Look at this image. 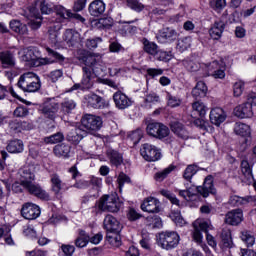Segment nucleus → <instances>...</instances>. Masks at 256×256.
I'll return each instance as SVG.
<instances>
[{
	"label": "nucleus",
	"mask_w": 256,
	"mask_h": 256,
	"mask_svg": "<svg viewBox=\"0 0 256 256\" xmlns=\"http://www.w3.org/2000/svg\"><path fill=\"white\" fill-rule=\"evenodd\" d=\"M113 100L115 103V107H117L118 109H127L132 105L131 99H129L128 96L121 91L115 92V94L113 95Z\"/></svg>",
	"instance_id": "a878e982"
},
{
	"label": "nucleus",
	"mask_w": 256,
	"mask_h": 256,
	"mask_svg": "<svg viewBox=\"0 0 256 256\" xmlns=\"http://www.w3.org/2000/svg\"><path fill=\"white\" fill-rule=\"evenodd\" d=\"M106 5L105 2L102 0H95L89 4V13L92 16L98 17L99 15H102L105 13Z\"/></svg>",
	"instance_id": "bb28decb"
},
{
	"label": "nucleus",
	"mask_w": 256,
	"mask_h": 256,
	"mask_svg": "<svg viewBox=\"0 0 256 256\" xmlns=\"http://www.w3.org/2000/svg\"><path fill=\"white\" fill-rule=\"evenodd\" d=\"M61 5H54L49 0H40V10L44 15H50L54 10L57 12V8Z\"/></svg>",
	"instance_id": "e433bc0d"
},
{
	"label": "nucleus",
	"mask_w": 256,
	"mask_h": 256,
	"mask_svg": "<svg viewBox=\"0 0 256 256\" xmlns=\"http://www.w3.org/2000/svg\"><path fill=\"white\" fill-rule=\"evenodd\" d=\"M74 109H76V102L72 99H64L62 102V112L64 114L71 113Z\"/></svg>",
	"instance_id": "3c124183"
},
{
	"label": "nucleus",
	"mask_w": 256,
	"mask_h": 256,
	"mask_svg": "<svg viewBox=\"0 0 256 256\" xmlns=\"http://www.w3.org/2000/svg\"><path fill=\"white\" fill-rule=\"evenodd\" d=\"M199 193L202 195V197H209V195H215L216 190L215 187H213V176H208L205 178V181L203 182V186L195 187L190 186L189 183L186 184V190H179L180 197H183L184 200L190 202L192 200H195L197 198V195L195 193Z\"/></svg>",
	"instance_id": "20e7f679"
},
{
	"label": "nucleus",
	"mask_w": 256,
	"mask_h": 256,
	"mask_svg": "<svg viewBox=\"0 0 256 256\" xmlns=\"http://www.w3.org/2000/svg\"><path fill=\"white\" fill-rule=\"evenodd\" d=\"M59 105L54 101L45 102L42 105L40 111L44 117H47L49 120H55L57 117Z\"/></svg>",
	"instance_id": "412c9836"
},
{
	"label": "nucleus",
	"mask_w": 256,
	"mask_h": 256,
	"mask_svg": "<svg viewBox=\"0 0 256 256\" xmlns=\"http://www.w3.org/2000/svg\"><path fill=\"white\" fill-rule=\"evenodd\" d=\"M20 179L19 182H15L14 184L9 183V180H4L3 184L5 185V188L10 191H14L15 193H21L22 188L29 192L31 195H34L38 197L40 200H49L50 196L48 193L43 190L39 184H35L33 181H35V174L31 171V168L25 167L20 170Z\"/></svg>",
	"instance_id": "f257e3e1"
},
{
	"label": "nucleus",
	"mask_w": 256,
	"mask_h": 256,
	"mask_svg": "<svg viewBox=\"0 0 256 256\" xmlns=\"http://www.w3.org/2000/svg\"><path fill=\"white\" fill-rule=\"evenodd\" d=\"M17 85L20 90L27 93H35L41 88L39 76L34 72H26L20 75Z\"/></svg>",
	"instance_id": "423d86ee"
},
{
	"label": "nucleus",
	"mask_w": 256,
	"mask_h": 256,
	"mask_svg": "<svg viewBox=\"0 0 256 256\" xmlns=\"http://www.w3.org/2000/svg\"><path fill=\"white\" fill-rule=\"evenodd\" d=\"M210 5L216 12H220L226 7V0H216L211 2Z\"/></svg>",
	"instance_id": "338daca9"
},
{
	"label": "nucleus",
	"mask_w": 256,
	"mask_h": 256,
	"mask_svg": "<svg viewBox=\"0 0 256 256\" xmlns=\"http://www.w3.org/2000/svg\"><path fill=\"white\" fill-rule=\"evenodd\" d=\"M20 61L29 63L32 67H39L42 65L50 64L47 58H40L39 51L35 47L22 48L18 52Z\"/></svg>",
	"instance_id": "39448f33"
},
{
	"label": "nucleus",
	"mask_w": 256,
	"mask_h": 256,
	"mask_svg": "<svg viewBox=\"0 0 256 256\" xmlns=\"http://www.w3.org/2000/svg\"><path fill=\"white\" fill-rule=\"evenodd\" d=\"M110 161L113 165L118 166L123 163V156L116 151L110 152Z\"/></svg>",
	"instance_id": "bf43d9fd"
},
{
	"label": "nucleus",
	"mask_w": 256,
	"mask_h": 256,
	"mask_svg": "<svg viewBox=\"0 0 256 256\" xmlns=\"http://www.w3.org/2000/svg\"><path fill=\"white\" fill-rule=\"evenodd\" d=\"M167 99L169 107L176 108L182 104L181 99L177 98L176 96H172L171 94H168Z\"/></svg>",
	"instance_id": "69168bd1"
},
{
	"label": "nucleus",
	"mask_w": 256,
	"mask_h": 256,
	"mask_svg": "<svg viewBox=\"0 0 256 256\" xmlns=\"http://www.w3.org/2000/svg\"><path fill=\"white\" fill-rule=\"evenodd\" d=\"M63 47H65V44L67 47H74L81 43V36L80 33L76 30L67 29L63 33Z\"/></svg>",
	"instance_id": "f3484780"
},
{
	"label": "nucleus",
	"mask_w": 256,
	"mask_h": 256,
	"mask_svg": "<svg viewBox=\"0 0 256 256\" xmlns=\"http://www.w3.org/2000/svg\"><path fill=\"white\" fill-rule=\"evenodd\" d=\"M62 29V24L55 23L48 27L47 37H48V44L51 47H55L56 49L63 48V42L59 39V31Z\"/></svg>",
	"instance_id": "9d476101"
},
{
	"label": "nucleus",
	"mask_w": 256,
	"mask_h": 256,
	"mask_svg": "<svg viewBox=\"0 0 256 256\" xmlns=\"http://www.w3.org/2000/svg\"><path fill=\"white\" fill-rule=\"evenodd\" d=\"M190 46H191L190 38H183L177 42V49H179V51L181 52L186 51Z\"/></svg>",
	"instance_id": "052dcab7"
},
{
	"label": "nucleus",
	"mask_w": 256,
	"mask_h": 256,
	"mask_svg": "<svg viewBox=\"0 0 256 256\" xmlns=\"http://www.w3.org/2000/svg\"><path fill=\"white\" fill-rule=\"evenodd\" d=\"M70 149L68 144H58L54 147V155L59 158L67 159L70 157Z\"/></svg>",
	"instance_id": "72a5a7b5"
},
{
	"label": "nucleus",
	"mask_w": 256,
	"mask_h": 256,
	"mask_svg": "<svg viewBox=\"0 0 256 256\" xmlns=\"http://www.w3.org/2000/svg\"><path fill=\"white\" fill-rule=\"evenodd\" d=\"M7 151L11 154H19L24 152V143L19 139L11 140L7 145Z\"/></svg>",
	"instance_id": "f704fd0d"
},
{
	"label": "nucleus",
	"mask_w": 256,
	"mask_h": 256,
	"mask_svg": "<svg viewBox=\"0 0 256 256\" xmlns=\"http://www.w3.org/2000/svg\"><path fill=\"white\" fill-rule=\"evenodd\" d=\"M180 236L176 232L167 231L159 233L158 237V245L161 246L162 249L167 251L176 248L179 245Z\"/></svg>",
	"instance_id": "1a4fd4ad"
},
{
	"label": "nucleus",
	"mask_w": 256,
	"mask_h": 256,
	"mask_svg": "<svg viewBox=\"0 0 256 256\" xmlns=\"http://www.w3.org/2000/svg\"><path fill=\"white\" fill-rule=\"evenodd\" d=\"M161 195L166 197L172 203V205H176L179 208L180 201L176 198V195L168 190H161Z\"/></svg>",
	"instance_id": "5fc2aeb1"
},
{
	"label": "nucleus",
	"mask_w": 256,
	"mask_h": 256,
	"mask_svg": "<svg viewBox=\"0 0 256 256\" xmlns=\"http://www.w3.org/2000/svg\"><path fill=\"white\" fill-rule=\"evenodd\" d=\"M234 133L240 137H244V138L250 137V134H251L250 126H248L245 123H240V122L235 123Z\"/></svg>",
	"instance_id": "c9c22d12"
},
{
	"label": "nucleus",
	"mask_w": 256,
	"mask_h": 256,
	"mask_svg": "<svg viewBox=\"0 0 256 256\" xmlns=\"http://www.w3.org/2000/svg\"><path fill=\"white\" fill-rule=\"evenodd\" d=\"M56 15H58V19H56V23H62L65 19L73 18L76 21H80L81 23L85 22V18L77 13H72V11L65 9L63 6L56 7Z\"/></svg>",
	"instance_id": "2eb2a0df"
},
{
	"label": "nucleus",
	"mask_w": 256,
	"mask_h": 256,
	"mask_svg": "<svg viewBox=\"0 0 256 256\" xmlns=\"http://www.w3.org/2000/svg\"><path fill=\"white\" fill-rule=\"evenodd\" d=\"M208 92V87L206 84L202 81H199L196 83V86L194 89H192V96L195 98H202L206 96V93Z\"/></svg>",
	"instance_id": "4c0bfd02"
},
{
	"label": "nucleus",
	"mask_w": 256,
	"mask_h": 256,
	"mask_svg": "<svg viewBox=\"0 0 256 256\" xmlns=\"http://www.w3.org/2000/svg\"><path fill=\"white\" fill-rule=\"evenodd\" d=\"M82 126L88 131H99L102 127V118L95 115H84L81 120Z\"/></svg>",
	"instance_id": "4468645a"
},
{
	"label": "nucleus",
	"mask_w": 256,
	"mask_h": 256,
	"mask_svg": "<svg viewBox=\"0 0 256 256\" xmlns=\"http://www.w3.org/2000/svg\"><path fill=\"white\" fill-rule=\"evenodd\" d=\"M84 75L82 76L81 84L73 86L72 90L78 89L88 90L93 85V79L95 76L105 74L107 72V65L102 61L101 58L96 59L93 56H89L85 59V67H82Z\"/></svg>",
	"instance_id": "f03ea898"
},
{
	"label": "nucleus",
	"mask_w": 256,
	"mask_h": 256,
	"mask_svg": "<svg viewBox=\"0 0 256 256\" xmlns=\"http://www.w3.org/2000/svg\"><path fill=\"white\" fill-rule=\"evenodd\" d=\"M153 57H157L158 61L169 62L173 59V54L171 51L161 50L158 52L157 55H155Z\"/></svg>",
	"instance_id": "6e6d98bb"
},
{
	"label": "nucleus",
	"mask_w": 256,
	"mask_h": 256,
	"mask_svg": "<svg viewBox=\"0 0 256 256\" xmlns=\"http://www.w3.org/2000/svg\"><path fill=\"white\" fill-rule=\"evenodd\" d=\"M250 200H252V198H250V197L241 198L237 195H233V196H231L229 203L232 207H239L241 205H246L247 203L250 202Z\"/></svg>",
	"instance_id": "de8ad7c7"
},
{
	"label": "nucleus",
	"mask_w": 256,
	"mask_h": 256,
	"mask_svg": "<svg viewBox=\"0 0 256 256\" xmlns=\"http://www.w3.org/2000/svg\"><path fill=\"white\" fill-rule=\"evenodd\" d=\"M242 173L245 176L243 179V183L246 185H250L253 182L252 168L250 167L248 160H242L241 163Z\"/></svg>",
	"instance_id": "2f4dec72"
},
{
	"label": "nucleus",
	"mask_w": 256,
	"mask_h": 256,
	"mask_svg": "<svg viewBox=\"0 0 256 256\" xmlns=\"http://www.w3.org/2000/svg\"><path fill=\"white\" fill-rule=\"evenodd\" d=\"M170 219H172L174 224H176L178 227H183L186 225V221L183 219L182 215H180L179 209L176 211L172 210V212H170Z\"/></svg>",
	"instance_id": "09e8293b"
},
{
	"label": "nucleus",
	"mask_w": 256,
	"mask_h": 256,
	"mask_svg": "<svg viewBox=\"0 0 256 256\" xmlns=\"http://www.w3.org/2000/svg\"><path fill=\"white\" fill-rule=\"evenodd\" d=\"M140 155L147 162H155L161 159L160 150L151 144H143L142 149H140Z\"/></svg>",
	"instance_id": "ddd939ff"
},
{
	"label": "nucleus",
	"mask_w": 256,
	"mask_h": 256,
	"mask_svg": "<svg viewBox=\"0 0 256 256\" xmlns=\"http://www.w3.org/2000/svg\"><path fill=\"white\" fill-rule=\"evenodd\" d=\"M178 37V34L175 30L172 28H165L159 34L157 35L158 43L166 44L171 43L172 41L176 40Z\"/></svg>",
	"instance_id": "b1692460"
},
{
	"label": "nucleus",
	"mask_w": 256,
	"mask_h": 256,
	"mask_svg": "<svg viewBox=\"0 0 256 256\" xmlns=\"http://www.w3.org/2000/svg\"><path fill=\"white\" fill-rule=\"evenodd\" d=\"M64 139V136L62 133H56L54 135L48 136L44 138L45 144H58L61 143Z\"/></svg>",
	"instance_id": "864d4df0"
},
{
	"label": "nucleus",
	"mask_w": 256,
	"mask_h": 256,
	"mask_svg": "<svg viewBox=\"0 0 256 256\" xmlns=\"http://www.w3.org/2000/svg\"><path fill=\"white\" fill-rule=\"evenodd\" d=\"M142 44H143L144 52L150 56H157L158 52L161 51L158 49V46L155 42H151L150 40H147L146 38H143Z\"/></svg>",
	"instance_id": "473e14b6"
},
{
	"label": "nucleus",
	"mask_w": 256,
	"mask_h": 256,
	"mask_svg": "<svg viewBox=\"0 0 256 256\" xmlns=\"http://www.w3.org/2000/svg\"><path fill=\"white\" fill-rule=\"evenodd\" d=\"M161 203L160 200L149 197L142 203V211L147 213H159L160 212Z\"/></svg>",
	"instance_id": "5701e85b"
},
{
	"label": "nucleus",
	"mask_w": 256,
	"mask_h": 256,
	"mask_svg": "<svg viewBox=\"0 0 256 256\" xmlns=\"http://www.w3.org/2000/svg\"><path fill=\"white\" fill-rule=\"evenodd\" d=\"M175 170V166L174 165H170L167 168H165L162 171L157 172V174L154 175V179L157 182H162L165 179H167L168 175L172 173V171Z\"/></svg>",
	"instance_id": "c03bdc74"
},
{
	"label": "nucleus",
	"mask_w": 256,
	"mask_h": 256,
	"mask_svg": "<svg viewBox=\"0 0 256 256\" xmlns=\"http://www.w3.org/2000/svg\"><path fill=\"white\" fill-rule=\"evenodd\" d=\"M192 110L198 113L199 117H205L208 107L203 102L196 101L192 103Z\"/></svg>",
	"instance_id": "8fccbe9b"
},
{
	"label": "nucleus",
	"mask_w": 256,
	"mask_h": 256,
	"mask_svg": "<svg viewBox=\"0 0 256 256\" xmlns=\"http://www.w3.org/2000/svg\"><path fill=\"white\" fill-rule=\"evenodd\" d=\"M170 129L180 139L186 140L189 138V132H187L186 128L183 127L182 123L174 121L170 123Z\"/></svg>",
	"instance_id": "cd10ccee"
},
{
	"label": "nucleus",
	"mask_w": 256,
	"mask_h": 256,
	"mask_svg": "<svg viewBox=\"0 0 256 256\" xmlns=\"http://www.w3.org/2000/svg\"><path fill=\"white\" fill-rule=\"evenodd\" d=\"M89 240L90 236L84 230H80L79 236L76 239V246L78 248H85L89 243Z\"/></svg>",
	"instance_id": "49530a36"
},
{
	"label": "nucleus",
	"mask_w": 256,
	"mask_h": 256,
	"mask_svg": "<svg viewBox=\"0 0 256 256\" xmlns=\"http://www.w3.org/2000/svg\"><path fill=\"white\" fill-rule=\"evenodd\" d=\"M224 32V23L221 21L214 22L212 28L209 30V36L215 41H219Z\"/></svg>",
	"instance_id": "c85d7f7f"
},
{
	"label": "nucleus",
	"mask_w": 256,
	"mask_h": 256,
	"mask_svg": "<svg viewBox=\"0 0 256 256\" xmlns=\"http://www.w3.org/2000/svg\"><path fill=\"white\" fill-rule=\"evenodd\" d=\"M143 137V131L140 129H137L136 131H133L132 134L128 136V140L132 141L133 146L139 143V141Z\"/></svg>",
	"instance_id": "4d7b16f0"
},
{
	"label": "nucleus",
	"mask_w": 256,
	"mask_h": 256,
	"mask_svg": "<svg viewBox=\"0 0 256 256\" xmlns=\"http://www.w3.org/2000/svg\"><path fill=\"white\" fill-rule=\"evenodd\" d=\"M86 104H88V107H91L93 109H105L109 106V102L105 99H103L101 96H98L96 94H88L85 96Z\"/></svg>",
	"instance_id": "a211bd4d"
},
{
	"label": "nucleus",
	"mask_w": 256,
	"mask_h": 256,
	"mask_svg": "<svg viewBox=\"0 0 256 256\" xmlns=\"http://www.w3.org/2000/svg\"><path fill=\"white\" fill-rule=\"evenodd\" d=\"M208 75L214 79L223 80L226 77V63L223 60L214 61L206 66Z\"/></svg>",
	"instance_id": "f8f14e48"
},
{
	"label": "nucleus",
	"mask_w": 256,
	"mask_h": 256,
	"mask_svg": "<svg viewBox=\"0 0 256 256\" xmlns=\"http://www.w3.org/2000/svg\"><path fill=\"white\" fill-rule=\"evenodd\" d=\"M128 7L136 12H141L145 9V5L140 3L138 0H126Z\"/></svg>",
	"instance_id": "13d9d810"
},
{
	"label": "nucleus",
	"mask_w": 256,
	"mask_h": 256,
	"mask_svg": "<svg viewBox=\"0 0 256 256\" xmlns=\"http://www.w3.org/2000/svg\"><path fill=\"white\" fill-rule=\"evenodd\" d=\"M183 66L189 71V72H198L201 68L204 67V65L199 64L197 61L186 59L183 61Z\"/></svg>",
	"instance_id": "a18cd8bd"
},
{
	"label": "nucleus",
	"mask_w": 256,
	"mask_h": 256,
	"mask_svg": "<svg viewBox=\"0 0 256 256\" xmlns=\"http://www.w3.org/2000/svg\"><path fill=\"white\" fill-rule=\"evenodd\" d=\"M106 239L108 244L114 248H118L121 245V236L118 232H107Z\"/></svg>",
	"instance_id": "79ce46f5"
},
{
	"label": "nucleus",
	"mask_w": 256,
	"mask_h": 256,
	"mask_svg": "<svg viewBox=\"0 0 256 256\" xmlns=\"http://www.w3.org/2000/svg\"><path fill=\"white\" fill-rule=\"evenodd\" d=\"M129 182H130V179L126 174L120 173V175H118L117 183H118V188L120 189V192L123 191L124 184H128Z\"/></svg>",
	"instance_id": "e2e57ef3"
},
{
	"label": "nucleus",
	"mask_w": 256,
	"mask_h": 256,
	"mask_svg": "<svg viewBox=\"0 0 256 256\" xmlns=\"http://www.w3.org/2000/svg\"><path fill=\"white\" fill-rule=\"evenodd\" d=\"M198 172V168L195 165L187 166L186 170H184L183 173V179L187 180L188 182H191V179H193V176L196 175Z\"/></svg>",
	"instance_id": "603ef678"
},
{
	"label": "nucleus",
	"mask_w": 256,
	"mask_h": 256,
	"mask_svg": "<svg viewBox=\"0 0 256 256\" xmlns=\"http://www.w3.org/2000/svg\"><path fill=\"white\" fill-rule=\"evenodd\" d=\"M10 28L18 35L28 34V27L17 20H13L10 22Z\"/></svg>",
	"instance_id": "a19ab883"
},
{
	"label": "nucleus",
	"mask_w": 256,
	"mask_h": 256,
	"mask_svg": "<svg viewBox=\"0 0 256 256\" xmlns=\"http://www.w3.org/2000/svg\"><path fill=\"white\" fill-rule=\"evenodd\" d=\"M103 226L107 233H120L121 229H123V225L112 215H107L104 218Z\"/></svg>",
	"instance_id": "6ab92c4d"
},
{
	"label": "nucleus",
	"mask_w": 256,
	"mask_h": 256,
	"mask_svg": "<svg viewBox=\"0 0 256 256\" xmlns=\"http://www.w3.org/2000/svg\"><path fill=\"white\" fill-rule=\"evenodd\" d=\"M22 217L27 220H35L40 216V207L34 203H25L20 211Z\"/></svg>",
	"instance_id": "dca6fc26"
},
{
	"label": "nucleus",
	"mask_w": 256,
	"mask_h": 256,
	"mask_svg": "<svg viewBox=\"0 0 256 256\" xmlns=\"http://www.w3.org/2000/svg\"><path fill=\"white\" fill-rule=\"evenodd\" d=\"M42 20L43 18H41L40 13H38L36 10H32L30 12L29 22H27V24L31 29L37 30L40 29Z\"/></svg>",
	"instance_id": "7c9ffc66"
},
{
	"label": "nucleus",
	"mask_w": 256,
	"mask_h": 256,
	"mask_svg": "<svg viewBox=\"0 0 256 256\" xmlns=\"http://www.w3.org/2000/svg\"><path fill=\"white\" fill-rule=\"evenodd\" d=\"M243 221V212L241 209H234L225 214V224L230 226H238Z\"/></svg>",
	"instance_id": "4be33fe9"
},
{
	"label": "nucleus",
	"mask_w": 256,
	"mask_h": 256,
	"mask_svg": "<svg viewBox=\"0 0 256 256\" xmlns=\"http://www.w3.org/2000/svg\"><path fill=\"white\" fill-rule=\"evenodd\" d=\"M256 106V93L251 92L247 95V102L239 105L234 110V115L240 119H249L253 117L252 107Z\"/></svg>",
	"instance_id": "6e6552de"
},
{
	"label": "nucleus",
	"mask_w": 256,
	"mask_h": 256,
	"mask_svg": "<svg viewBox=\"0 0 256 256\" xmlns=\"http://www.w3.org/2000/svg\"><path fill=\"white\" fill-rule=\"evenodd\" d=\"M209 118L210 123L219 127L226 121L227 115L226 112H224V110L220 107H214L212 110H210Z\"/></svg>",
	"instance_id": "aec40b11"
},
{
	"label": "nucleus",
	"mask_w": 256,
	"mask_h": 256,
	"mask_svg": "<svg viewBox=\"0 0 256 256\" xmlns=\"http://www.w3.org/2000/svg\"><path fill=\"white\" fill-rule=\"evenodd\" d=\"M63 77V71L62 70H54L48 75L49 81L53 83H57L61 78Z\"/></svg>",
	"instance_id": "680f3d73"
},
{
	"label": "nucleus",
	"mask_w": 256,
	"mask_h": 256,
	"mask_svg": "<svg viewBox=\"0 0 256 256\" xmlns=\"http://www.w3.org/2000/svg\"><path fill=\"white\" fill-rule=\"evenodd\" d=\"M51 189L56 195L63 189V183L57 174L51 176Z\"/></svg>",
	"instance_id": "37998d69"
},
{
	"label": "nucleus",
	"mask_w": 256,
	"mask_h": 256,
	"mask_svg": "<svg viewBox=\"0 0 256 256\" xmlns=\"http://www.w3.org/2000/svg\"><path fill=\"white\" fill-rule=\"evenodd\" d=\"M147 134L156 139H165L169 136V128L162 123H150L146 128Z\"/></svg>",
	"instance_id": "9b49d317"
},
{
	"label": "nucleus",
	"mask_w": 256,
	"mask_h": 256,
	"mask_svg": "<svg viewBox=\"0 0 256 256\" xmlns=\"http://www.w3.org/2000/svg\"><path fill=\"white\" fill-rule=\"evenodd\" d=\"M0 63L3 69H16V61L14 54L10 51H4L0 53Z\"/></svg>",
	"instance_id": "393cba45"
},
{
	"label": "nucleus",
	"mask_w": 256,
	"mask_h": 256,
	"mask_svg": "<svg viewBox=\"0 0 256 256\" xmlns=\"http://www.w3.org/2000/svg\"><path fill=\"white\" fill-rule=\"evenodd\" d=\"M192 228L194 229L192 231V239H194V242L196 244L200 246L205 245V243L202 242L204 240V235H202V232H205L206 241L208 242V245L213 249H216L217 247L216 239L209 233V231H212L214 229L210 220H206L202 218L196 219L192 223Z\"/></svg>",
	"instance_id": "7ed1b4c3"
},
{
	"label": "nucleus",
	"mask_w": 256,
	"mask_h": 256,
	"mask_svg": "<svg viewBox=\"0 0 256 256\" xmlns=\"http://www.w3.org/2000/svg\"><path fill=\"white\" fill-rule=\"evenodd\" d=\"M123 207V202L120 201L116 193L111 195H104L100 198L99 202L96 203V208L99 211H107L110 213H117Z\"/></svg>",
	"instance_id": "0eeeda50"
},
{
	"label": "nucleus",
	"mask_w": 256,
	"mask_h": 256,
	"mask_svg": "<svg viewBox=\"0 0 256 256\" xmlns=\"http://www.w3.org/2000/svg\"><path fill=\"white\" fill-rule=\"evenodd\" d=\"M240 240L247 246V248H252L255 245L256 238L252 232L249 231H242L240 232Z\"/></svg>",
	"instance_id": "ea45409f"
},
{
	"label": "nucleus",
	"mask_w": 256,
	"mask_h": 256,
	"mask_svg": "<svg viewBox=\"0 0 256 256\" xmlns=\"http://www.w3.org/2000/svg\"><path fill=\"white\" fill-rule=\"evenodd\" d=\"M183 256H204V254H202L201 251H198L194 248H190L184 251Z\"/></svg>",
	"instance_id": "774afa93"
},
{
	"label": "nucleus",
	"mask_w": 256,
	"mask_h": 256,
	"mask_svg": "<svg viewBox=\"0 0 256 256\" xmlns=\"http://www.w3.org/2000/svg\"><path fill=\"white\" fill-rule=\"evenodd\" d=\"M85 135L84 131H81L80 128L72 129L69 134H67V141L71 144L78 145Z\"/></svg>",
	"instance_id": "c756f323"
},
{
	"label": "nucleus",
	"mask_w": 256,
	"mask_h": 256,
	"mask_svg": "<svg viewBox=\"0 0 256 256\" xmlns=\"http://www.w3.org/2000/svg\"><path fill=\"white\" fill-rule=\"evenodd\" d=\"M244 88H245V83L242 80L237 81L234 84V96L240 97L243 93Z\"/></svg>",
	"instance_id": "0e129e2a"
},
{
	"label": "nucleus",
	"mask_w": 256,
	"mask_h": 256,
	"mask_svg": "<svg viewBox=\"0 0 256 256\" xmlns=\"http://www.w3.org/2000/svg\"><path fill=\"white\" fill-rule=\"evenodd\" d=\"M220 238V246L222 248H230L231 245L233 244V239L231 238V230L229 229H224L223 231H221Z\"/></svg>",
	"instance_id": "58836bf2"
}]
</instances>
